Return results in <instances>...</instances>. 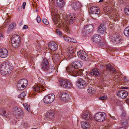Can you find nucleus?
<instances>
[{
	"mask_svg": "<svg viewBox=\"0 0 129 129\" xmlns=\"http://www.w3.org/2000/svg\"><path fill=\"white\" fill-rule=\"evenodd\" d=\"M58 11L57 10L53 9L51 11V15L53 20V22L56 27H63L66 31H69V28L67 26L68 24H72L75 20L76 15L73 13L69 14L66 17L64 21H61L59 16L56 13Z\"/></svg>",
	"mask_w": 129,
	"mask_h": 129,
	"instance_id": "obj_1",
	"label": "nucleus"
},
{
	"mask_svg": "<svg viewBox=\"0 0 129 129\" xmlns=\"http://www.w3.org/2000/svg\"><path fill=\"white\" fill-rule=\"evenodd\" d=\"M82 62L80 61H76L72 63V66L67 67L66 70L71 75L73 76L82 75L83 74L82 70L76 69L80 68L82 65Z\"/></svg>",
	"mask_w": 129,
	"mask_h": 129,
	"instance_id": "obj_2",
	"label": "nucleus"
},
{
	"mask_svg": "<svg viewBox=\"0 0 129 129\" xmlns=\"http://www.w3.org/2000/svg\"><path fill=\"white\" fill-rule=\"evenodd\" d=\"M39 82H38L37 84L33 87L32 88L34 91L40 93L42 91H44V86L45 83L43 80L41 78H38Z\"/></svg>",
	"mask_w": 129,
	"mask_h": 129,
	"instance_id": "obj_3",
	"label": "nucleus"
},
{
	"mask_svg": "<svg viewBox=\"0 0 129 129\" xmlns=\"http://www.w3.org/2000/svg\"><path fill=\"white\" fill-rule=\"evenodd\" d=\"M11 41L13 47L16 48L20 45V38L18 35H14L12 37Z\"/></svg>",
	"mask_w": 129,
	"mask_h": 129,
	"instance_id": "obj_4",
	"label": "nucleus"
},
{
	"mask_svg": "<svg viewBox=\"0 0 129 129\" xmlns=\"http://www.w3.org/2000/svg\"><path fill=\"white\" fill-rule=\"evenodd\" d=\"M28 84V81L25 79H23L19 80L17 85V89L19 90H23L27 86Z\"/></svg>",
	"mask_w": 129,
	"mask_h": 129,
	"instance_id": "obj_5",
	"label": "nucleus"
},
{
	"mask_svg": "<svg viewBox=\"0 0 129 129\" xmlns=\"http://www.w3.org/2000/svg\"><path fill=\"white\" fill-rule=\"evenodd\" d=\"M106 117V114L104 112H99L96 113L94 116L95 120L99 122H102L105 120Z\"/></svg>",
	"mask_w": 129,
	"mask_h": 129,
	"instance_id": "obj_6",
	"label": "nucleus"
},
{
	"mask_svg": "<svg viewBox=\"0 0 129 129\" xmlns=\"http://www.w3.org/2000/svg\"><path fill=\"white\" fill-rule=\"evenodd\" d=\"M60 83L61 86L65 88H70L72 85L71 82L67 80H62L60 81Z\"/></svg>",
	"mask_w": 129,
	"mask_h": 129,
	"instance_id": "obj_7",
	"label": "nucleus"
},
{
	"mask_svg": "<svg viewBox=\"0 0 129 129\" xmlns=\"http://www.w3.org/2000/svg\"><path fill=\"white\" fill-rule=\"evenodd\" d=\"M55 99V95L51 93L45 96L43 99V101L45 103H50L54 101Z\"/></svg>",
	"mask_w": 129,
	"mask_h": 129,
	"instance_id": "obj_8",
	"label": "nucleus"
},
{
	"mask_svg": "<svg viewBox=\"0 0 129 129\" xmlns=\"http://www.w3.org/2000/svg\"><path fill=\"white\" fill-rule=\"evenodd\" d=\"M70 5L75 10H77L81 7V4L78 1H72L69 2Z\"/></svg>",
	"mask_w": 129,
	"mask_h": 129,
	"instance_id": "obj_9",
	"label": "nucleus"
},
{
	"mask_svg": "<svg viewBox=\"0 0 129 129\" xmlns=\"http://www.w3.org/2000/svg\"><path fill=\"white\" fill-rule=\"evenodd\" d=\"M13 111L16 114V118H21L23 116V113L22 110L19 108L16 107L13 109Z\"/></svg>",
	"mask_w": 129,
	"mask_h": 129,
	"instance_id": "obj_10",
	"label": "nucleus"
},
{
	"mask_svg": "<svg viewBox=\"0 0 129 129\" xmlns=\"http://www.w3.org/2000/svg\"><path fill=\"white\" fill-rule=\"evenodd\" d=\"M110 6L108 5V6H106V7H105L104 9V12L106 13V14L109 15L110 16L111 19L112 20L113 18V15L112 13L113 11L111 9V6L112 5L110 4Z\"/></svg>",
	"mask_w": 129,
	"mask_h": 129,
	"instance_id": "obj_11",
	"label": "nucleus"
},
{
	"mask_svg": "<svg viewBox=\"0 0 129 129\" xmlns=\"http://www.w3.org/2000/svg\"><path fill=\"white\" fill-rule=\"evenodd\" d=\"M77 54L78 57L80 59L85 61L88 60V56L84 51L80 50L77 52Z\"/></svg>",
	"mask_w": 129,
	"mask_h": 129,
	"instance_id": "obj_12",
	"label": "nucleus"
},
{
	"mask_svg": "<svg viewBox=\"0 0 129 129\" xmlns=\"http://www.w3.org/2000/svg\"><path fill=\"white\" fill-rule=\"evenodd\" d=\"M11 67L13 68V66L11 62L9 61H6L1 64L0 67V70H4L6 68H11Z\"/></svg>",
	"mask_w": 129,
	"mask_h": 129,
	"instance_id": "obj_13",
	"label": "nucleus"
},
{
	"mask_svg": "<svg viewBox=\"0 0 129 129\" xmlns=\"http://www.w3.org/2000/svg\"><path fill=\"white\" fill-rule=\"evenodd\" d=\"M82 118L86 120H90L92 119V117L90 113L88 111H84L81 116Z\"/></svg>",
	"mask_w": 129,
	"mask_h": 129,
	"instance_id": "obj_14",
	"label": "nucleus"
},
{
	"mask_svg": "<svg viewBox=\"0 0 129 129\" xmlns=\"http://www.w3.org/2000/svg\"><path fill=\"white\" fill-rule=\"evenodd\" d=\"M76 84L78 87L82 88L85 86L86 84L85 81L81 79H80L76 82Z\"/></svg>",
	"mask_w": 129,
	"mask_h": 129,
	"instance_id": "obj_15",
	"label": "nucleus"
},
{
	"mask_svg": "<svg viewBox=\"0 0 129 129\" xmlns=\"http://www.w3.org/2000/svg\"><path fill=\"white\" fill-rule=\"evenodd\" d=\"M93 27L92 25L86 26L83 30V32L86 34L90 33L93 30Z\"/></svg>",
	"mask_w": 129,
	"mask_h": 129,
	"instance_id": "obj_16",
	"label": "nucleus"
},
{
	"mask_svg": "<svg viewBox=\"0 0 129 129\" xmlns=\"http://www.w3.org/2000/svg\"><path fill=\"white\" fill-rule=\"evenodd\" d=\"M61 51H60L58 53H56L53 56L52 58L53 60L57 61V60H59L61 58H63L64 55L62 54Z\"/></svg>",
	"mask_w": 129,
	"mask_h": 129,
	"instance_id": "obj_17",
	"label": "nucleus"
},
{
	"mask_svg": "<svg viewBox=\"0 0 129 129\" xmlns=\"http://www.w3.org/2000/svg\"><path fill=\"white\" fill-rule=\"evenodd\" d=\"M49 49L52 51H55L57 49V45L56 43L54 42H51L48 44Z\"/></svg>",
	"mask_w": 129,
	"mask_h": 129,
	"instance_id": "obj_18",
	"label": "nucleus"
},
{
	"mask_svg": "<svg viewBox=\"0 0 129 129\" xmlns=\"http://www.w3.org/2000/svg\"><path fill=\"white\" fill-rule=\"evenodd\" d=\"M0 114L1 115L4 117L8 118L10 116L11 113L8 111L7 113L6 111L4 110L3 108H0Z\"/></svg>",
	"mask_w": 129,
	"mask_h": 129,
	"instance_id": "obj_19",
	"label": "nucleus"
},
{
	"mask_svg": "<svg viewBox=\"0 0 129 129\" xmlns=\"http://www.w3.org/2000/svg\"><path fill=\"white\" fill-rule=\"evenodd\" d=\"M128 95L127 91L125 90L119 91L117 93V95L119 97L124 99Z\"/></svg>",
	"mask_w": 129,
	"mask_h": 129,
	"instance_id": "obj_20",
	"label": "nucleus"
},
{
	"mask_svg": "<svg viewBox=\"0 0 129 129\" xmlns=\"http://www.w3.org/2000/svg\"><path fill=\"white\" fill-rule=\"evenodd\" d=\"M54 113L52 111H48L46 115V118L47 120H52L54 118Z\"/></svg>",
	"mask_w": 129,
	"mask_h": 129,
	"instance_id": "obj_21",
	"label": "nucleus"
},
{
	"mask_svg": "<svg viewBox=\"0 0 129 129\" xmlns=\"http://www.w3.org/2000/svg\"><path fill=\"white\" fill-rule=\"evenodd\" d=\"M8 55L7 50L4 48L0 49V56L2 58H5Z\"/></svg>",
	"mask_w": 129,
	"mask_h": 129,
	"instance_id": "obj_22",
	"label": "nucleus"
},
{
	"mask_svg": "<svg viewBox=\"0 0 129 129\" xmlns=\"http://www.w3.org/2000/svg\"><path fill=\"white\" fill-rule=\"evenodd\" d=\"M91 74L93 76L98 77L100 74V71L99 69L94 68L92 69L91 72Z\"/></svg>",
	"mask_w": 129,
	"mask_h": 129,
	"instance_id": "obj_23",
	"label": "nucleus"
},
{
	"mask_svg": "<svg viewBox=\"0 0 129 129\" xmlns=\"http://www.w3.org/2000/svg\"><path fill=\"white\" fill-rule=\"evenodd\" d=\"M49 65L47 60L44 59L41 64V67L42 69L45 71H46V70H48L47 68Z\"/></svg>",
	"mask_w": 129,
	"mask_h": 129,
	"instance_id": "obj_24",
	"label": "nucleus"
},
{
	"mask_svg": "<svg viewBox=\"0 0 129 129\" xmlns=\"http://www.w3.org/2000/svg\"><path fill=\"white\" fill-rule=\"evenodd\" d=\"M11 67V68H6L4 70L1 69L0 70V71L1 72L2 71L1 73H2V72H3L4 73L5 75L9 74H10L11 72L13 69V68H12Z\"/></svg>",
	"mask_w": 129,
	"mask_h": 129,
	"instance_id": "obj_25",
	"label": "nucleus"
},
{
	"mask_svg": "<svg viewBox=\"0 0 129 129\" xmlns=\"http://www.w3.org/2000/svg\"><path fill=\"white\" fill-rule=\"evenodd\" d=\"M91 12L92 13L96 14L98 15L100 12L99 8L98 7L93 6L91 9Z\"/></svg>",
	"mask_w": 129,
	"mask_h": 129,
	"instance_id": "obj_26",
	"label": "nucleus"
},
{
	"mask_svg": "<svg viewBox=\"0 0 129 129\" xmlns=\"http://www.w3.org/2000/svg\"><path fill=\"white\" fill-rule=\"evenodd\" d=\"M112 40L113 42L116 44L118 43L121 41V37L118 36L113 37Z\"/></svg>",
	"mask_w": 129,
	"mask_h": 129,
	"instance_id": "obj_27",
	"label": "nucleus"
},
{
	"mask_svg": "<svg viewBox=\"0 0 129 129\" xmlns=\"http://www.w3.org/2000/svg\"><path fill=\"white\" fill-rule=\"evenodd\" d=\"M106 31V28L104 25L103 24H101L99 26L98 29V31L99 33L103 34Z\"/></svg>",
	"mask_w": 129,
	"mask_h": 129,
	"instance_id": "obj_28",
	"label": "nucleus"
},
{
	"mask_svg": "<svg viewBox=\"0 0 129 129\" xmlns=\"http://www.w3.org/2000/svg\"><path fill=\"white\" fill-rule=\"evenodd\" d=\"M60 97L62 100L66 101L68 98L69 95L66 93L62 92L60 94Z\"/></svg>",
	"mask_w": 129,
	"mask_h": 129,
	"instance_id": "obj_29",
	"label": "nucleus"
},
{
	"mask_svg": "<svg viewBox=\"0 0 129 129\" xmlns=\"http://www.w3.org/2000/svg\"><path fill=\"white\" fill-rule=\"evenodd\" d=\"M81 126L83 129H88L89 127V124L86 121L83 122L81 123Z\"/></svg>",
	"mask_w": 129,
	"mask_h": 129,
	"instance_id": "obj_30",
	"label": "nucleus"
},
{
	"mask_svg": "<svg viewBox=\"0 0 129 129\" xmlns=\"http://www.w3.org/2000/svg\"><path fill=\"white\" fill-rule=\"evenodd\" d=\"M92 39L94 42H97L100 41L101 37L98 35H95L93 36Z\"/></svg>",
	"mask_w": 129,
	"mask_h": 129,
	"instance_id": "obj_31",
	"label": "nucleus"
},
{
	"mask_svg": "<svg viewBox=\"0 0 129 129\" xmlns=\"http://www.w3.org/2000/svg\"><path fill=\"white\" fill-rule=\"evenodd\" d=\"M55 68L52 65L50 64L47 68L48 70H46L45 71L48 72L49 73H51L54 70Z\"/></svg>",
	"mask_w": 129,
	"mask_h": 129,
	"instance_id": "obj_32",
	"label": "nucleus"
},
{
	"mask_svg": "<svg viewBox=\"0 0 129 129\" xmlns=\"http://www.w3.org/2000/svg\"><path fill=\"white\" fill-rule=\"evenodd\" d=\"M73 53V51L68 49L66 50V52L64 53V54L67 56L69 57L72 55Z\"/></svg>",
	"mask_w": 129,
	"mask_h": 129,
	"instance_id": "obj_33",
	"label": "nucleus"
},
{
	"mask_svg": "<svg viewBox=\"0 0 129 129\" xmlns=\"http://www.w3.org/2000/svg\"><path fill=\"white\" fill-rule=\"evenodd\" d=\"M106 68L107 70H108L113 73L115 71V69L113 67V66L110 64L107 65Z\"/></svg>",
	"mask_w": 129,
	"mask_h": 129,
	"instance_id": "obj_34",
	"label": "nucleus"
},
{
	"mask_svg": "<svg viewBox=\"0 0 129 129\" xmlns=\"http://www.w3.org/2000/svg\"><path fill=\"white\" fill-rule=\"evenodd\" d=\"M57 4L58 6L60 7L63 6L65 4L64 1H56Z\"/></svg>",
	"mask_w": 129,
	"mask_h": 129,
	"instance_id": "obj_35",
	"label": "nucleus"
},
{
	"mask_svg": "<svg viewBox=\"0 0 129 129\" xmlns=\"http://www.w3.org/2000/svg\"><path fill=\"white\" fill-rule=\"evenodd\" d=\"M87 91L90 94H93L95 93V90L94 88L89 87L88 88Z\"/></svg>",
	"mask_w": 129,
	"mask_h": 129,
	"instance_id": "obj_36",
	"label": "nucleus"
},
{
	"mask_svg": "<svg viewBox=\"0 0 129 129\" xmlns=\"http://www.w3.org/2000/svg\"><path fill=\"white\" fill-rule=\"evenodd\" d=\"M124 34L125 36L129 37V26L125 28L124 31Z\"/></svg>",
	"mask_w": 129,
	"mask_h": 129,
	"instance_id": "obj_37",
	"label": "nucleus"
},
{
	"mask_svg": "<svg viewBox=\"0 0 129 129\" xmlns=\"http://www.w3.org/2000/svg\"><path fill=\"white\" fill-rule=\"evenodd\" d=\"M26 91H24L21 93L20 95H19L18 97L19 98H23L26 95Z\"/></svg>",
	"mask_w": 129,
	"mask_h": 129,
	"instance_id": "obj_38",
	"label": "nucleus"
},
{
	"mask_svg": "<svg viewBox=\"0 0 129 129\" xmlns=\"http://www.w3.org/2000/svg\"><path fill=\"white\" fill-rule=\"evenodd\" d=\"M128 124V121L127 119H125L122 123L121 125L123 126L126 127Z\"/></svg>",
	"mask_w": 129,
	"mask_h": 129,
	"instance_id": "obj_39",
	"label": "nucleus"
},
{
	"mask_svg": "<svg viewBox=\"0 0 129 129\" xmlns=\"http://www.w3.org/2000/svg\"><path fill=\"white\" fill-rule=\"evenodd\" d=\"M23 105L25 109L26 110L29 111L30 110L29 105L26 103H24Z\"/></svg>",
	"mask_w": 129,
	"mask_h": 129,
	"instance_id": "obj_40",
	"label": "nucleus"
},
{
	"mask_svg": "<svg viewBox=\"0 0 129 129\" xmlns=\"http://www.w3.org/2000/svg\"><path fill=\"white\" fill-rule=\"evenodd\" d=\"M15 24L14 23H12L10 24L9 26V28L8 29H13L15 27Z\"/></svg>",
	"mask_w": 129,
	"mask_h": 129,
	"instance_id": "obj_41",
	"label": "nucleus"
},
{
	"mask_svg": "<svg viewBox=\"0 0 129 129\" xmlns=\"http://www.w3.org/2000/svg\"><path fill=\"white\" fill-rule=\"evenodd\" d=\"M42 21L43 23L46 25H48L49 24V22L45 18H44L43 19Z\"/></svg>",
	"mask_w": 129,
	"mask_h": 129,
	"instance_id": "obj_42",
	"label": "nucleus"
},
{
	"mask_svg": "<svg viewBox=\"0 0 129 129\" xmlns=\"http://www.w3.org/2000/svg\"><path fill=\"white\" fill-rule=\"evenodd\" d=\"M56 33L57 35L58 36H60L62 35L61 32L60 30L59 29H57L56 30Z\"/></svg>",
	"mask_w": 129,
	"mask_h": 129,
	"instance_id": "obj_43",
	"label": "nucleus"
},
{
	"mask_svg": "<svg viewBox=\"0 0 129 129\" xmlns=\"http://www.w3.org/2000/svg\"><path fill=\"white\" fill-rule=\"evenodd\" d=\"M124 12L125 14L126 15H129L128 13L129 12V10L128 8H125L124 9Z\"/></svg>",
	"mask_w": 129,
	"mask_h": 129,
	"instance_id": "obj_44",
	"label": "nucleus"
},
{
	"mask_svg": "<svg viewBox=\"0 0 129 129\" xmlns=\"http://www.w3.org/2000/svg\"><path fill=\"white\" fill-rule=\"evenodd\" d=\"M107 98V96L105 95H104L103 96L100 97L99 99L100 100H103L106 99Z\"/></svg>",
	"mask_w": 129,
	"mask_h": 129,
	"instance_id": "obj_45",
	"label": "nucleus"
},
{
	"mask_svg": "<svg viewBox=\"0 0 129 129\" xmlns=\"http://www.w3.org/2000/svg\"><path fill=\"white\" fill-rule=\"evenodd\" d=\"M126 116V114L125 112H123L122 113L120 117L122 118H123Z\"/></svg>",
	"mask_w": 129,
	"mask_h": 129,
	"instance_id": "obj_46",
	"label": "nucleus"
},
{
	"mask_svg": "<svg viewBox=\"0 0 129 129\" xmlns=\"http://www.w3.org/2000/svg\"><path fill=\"white\" fill-rule=\"evenodd\" d=\"M63 37L64 38V39L66 41L68 42L69 40V38H70V37H66V36H64Z\"/></svg>",
	"mask_w": 129,
	"mask_h": 129,
	"instance_id": "obj_47",
	"label": "nucleus"
},
{
	"mask_svg": "<svg viewBox=\"0 0 129 129\" xmlns=\"http://www.w3.org/2000/svg\"><path fill=\"white\" fill-rule=\"evenodd\" d=\"M36 19L38 23H39L40 22L41 19L39 16H37Z\"/></svg>",
	"mask_w": 129,
	"mask_h": 129,
	"instance_id": "obj_48",
	"label": "nucleus"
},
{
	"mask_svg": "<svg viewBox=\"0 0 129 129\" xmlns=\"http://www.w3.org/2000/svg\"><path fill=\"white\" fill-rule=\"evenodd\" d=\"M116 103L118 105L120 106L121 104V102L119 100H117L116 101Z\"/></svg>",
	"mask_w": 129,
	"mask_h": 129,
	"instance_id": "obj_49",
	"label": "nucleus"
},
{
	"mask_svg": "<svg viewBox=\"0 0 129 129\" xmlns=\"http://www.w3.org/2000/svg\"><path fill=\"white\" fill-rule=\"evenodd\" d=\"M41 49L39 46H37L36 48V50L37 51H39L41 50Z\"/></svg>",
	"mask_w": 129,
	"mask_h": 129,
	"instance_id": "obj_50",
	"label": "nucleus"
},
{
	"mask_svg": "<svg viewBox=\"0 0 129 129\" xmlns=\"http://www.w3.org/2000/svg\"><path fill=\"white\" fill-rule=\"evenodd\" d=\"M26 2H24L23 4V5H22V7H23V9H25V5H26Z\"/></svg>",
	"mask_w": 129,
	"mask_h": 129,
	"instance_id": "obj_51",
	"label": "nucleus"
},
{
	"mask_svg": "<svg viewBox=\"0 0 129 129\" xmlns=\"http://www.w3.org/2000/svg\"><path fill=\"white\" fill-rule=\"evenodd\" d=\"M69 39V42H73V40H74V39L71 38H70Z\"/></svg>",
	"mask_w": 129,
	"mask_h": 129,
	"instance_id": "obj_52",
	"label": "nucleus"
},
{
	"mask_svg": "<svg viewBox=\"0 0 129 129\" xmlns=\"http://www.w3.org/2000/svg\"><path fill=\"white\" fill-rule=\"evenodd\" d=\"M3 39V37L2 34H0V40H2Z\"/></svg>",
	"mask_w": 129,
	"mask_h": 129,
	"instance_id": "obj_53",
	"label": "nucleus"
},
{
	"mask_svg": "<svg viewBox=\"0 0 129 129\" xmlns=\"http://www.w3.org/2000/svg\"><path fill=\"white\" fill-rule=\"evenodd\" d=\"M27 124L26 123H24L23 124V126L24 127H26L27 126Z\"/></svg>",
	"mask_w": 129,
	"mask_h": 129,
	"instance_id": "obj_54",
	"label": "nucleus"
},
{
	"mask_svg": "<svg viewBox=\"0 0 129 129\" xmlns=\"http://www.w3.org/2000/svg\"><path fill=\"white\" fill-rule=\"evenodd\" d=\"M111 118L113 119H114V120L116 119V117H114V116H111Z\"/></svg>",
	"mask_w": 129,
	"mask_h": 129,
	"instance_id": "obj_55",
	"label": "nucleus"
},
{
	"mask_svg": "<svg viewBox=\"0 0 129 129\" xmlns=\"http://www.w3.org/2000/svg\"><path fill=\"white\" fill-rule=\"evenodd\" d=\"M22 8L21 6H19L18 8V10L19 11H20L21 10Z\"/></svg>",
	"mask_w": 129,
	"mask_h": 129,
	"instance_id": "obj_56",
	"label": "nucleus"
},
{
	"mask_svg": "<svg viewBox=\"0 0 129 129\" xmlns=\"http://www.w3.org/2000/svg\"><path fill=\"white\" fill-rule=\"evenodd\" d=\"M102 128L101 129H108V127L107 126H105V127H102Z\"/></svg>",
	"mask_w": 129,
	"mask_h": 129,
	"instance_id": "obj_57",
	"label": "nucleus"
},
{
	"mask_svg": "<svg viewBox=\"0 0 129 129\" xmlns=\"http://www.w3.org/2000/svg\"><path fill=\"white\" fill-rule=\"evenodd\" d=\"M27 28L28 26L26 25H24L23 27V28L24 29H26Z\"/></svg>",
	"mask_w": 129,
	"mask_h": 129,
	"instance_id": "obj_58",
	"label": "nucleus"
},
{
	"mask_svg": "<svg viewBox=\"0 0 129 129\" xmlns=\"http://www.w3.org/2000/svg\"><path fill=\"white\" fill-rule=\"evenodd\" d=\"M73 43H76L77 41L75 39H74V40H73Z\"/></svg>",
	"mask_w": 129,
	"mask_h": 129,
	"instance_id": "obj_59",
	"label": "nucleus"
},
{
	"mask_svg": "<svg viewBox=\"0 0 129 129\" xmlns=\"http://www.w3.org/2000/svg\"><path fill=\"white\" fill-rule=\"evenodd\" d=\"M122 89H125L128 88V87H123L122 88Z\"/></svg>",
	"mask_w": 129,
	"mask_h": 129,
	"instance_id": "obj_60",
	"label": "nucleus"
},
{
	"mask_svg": "<svg viewBox=\"0 0 129 129\" xmlns=\"http://www.w3.org/2000/svg\"><path fill=\"white\" fill-rule=\"evenodd\" d=\"M126 103H129V100H128L126 101Z\"/></svg>",
	"mask_w": 129,
	"mask_h": 129,
	"instance_id": "obj_61",
	"label": "nucleus"
},
{
	"mask_svg": "<svg viewBox=\"0 0 129 129\" xmlns=\"http://www.w3.org/2000/svg\"><path fill=\"white\" fill-rule=\"evenodd\" d=\"M118 129H124V128L123 127H121L119 128Z\"/></svg>",
	"mask_w": 129,
	"mask_h": 129,
	"instance_id": "obj_62",
	"label": "nucleus"
},
{
	"mask_svg": "<svg viewBox=\"0 0 129 129\" xmlns=\"http://www.w3.org/2000/svg\"><path fill=\"white\" fill-rule=\"evenodd\" d=\"M38 10H37L36 9V12H38Z\"/></svg>",
	"mask_w": 129,
	"mask_h": 129,
	"instance_id": "obj_63",
	"label": "nucleus"
},
{
	"mask_svg": "<svg viewBox=\"0 0 129 129\" xmlns=\"http://www.w3.org/2000/svg\"><path fill=\"white\" fill-rule=\"evenodd\" d=\"M53 2H54L53 1V0L52 1L51 3H53Z\"/></svg>",
	"mask_w": 129,
	"mask_h": 129,
	"instance_id": "obj_64",
	"label": "nucleus"
}]
</instances>
